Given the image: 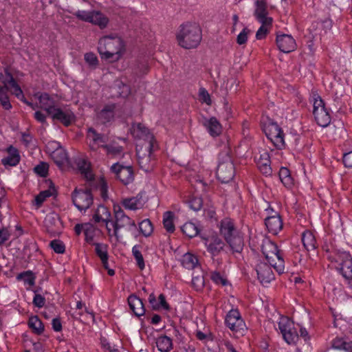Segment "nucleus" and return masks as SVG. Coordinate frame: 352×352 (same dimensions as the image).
<instances>
[{
    "instance_id": "f257e3e1",
    "label": "nucleus",
    "mask_w": 352,
    "mask_h": 352,
    "mask_svg": "<svg viewBox=\"0 0 352 352\" xmlns=\"http://www.w3.org/2000/svg\"><path fill=\"white\" fill-rule=\"evenodd\" d=\"M124 50L123 41L117 35L104 36L98 41V52L102 59L117 61Z\"/></svg>"
},
{
    "instance_id": "f03ea898",
    "label": "nucleus",
    "mask_w": 352,
    "mask_h": 352,
    "mask_svg": "<svg viewBox=\"0 0 352 352\" xmlns=\"http://www.w3.org/2000/svg\"><path fill=\"white\" fill-rule=\"evenodd\" d=\"M176 38L180 47L184 49L195 48L201 41V30L195 23H183L179 28Z\"/></svg>"
},
{
    "instance_id": "7ed1b4c3",
    "label": "nucleus",
    "mask_w": 352,
    "mask_h": 352,
    "mask_svg": "<svg viewBox=\"0 0 352 352\" xmlns=\"http://www.w3.org/2000/svg\"><path fill=\"white\" fill-rule=\"evenodd\" d=\"M220 234L229 245L233 252L240 253L244 246V241L240 232L236 228L234 221L225 218L220 222Z\"/></svg>"
},
{
    "instance_id": "20e7f679",
    "label": "nucleus",
    "mask_w": 352,
    "mask_h": 352,
    "mask_svg": "<svg viewBox=\"0 0 352 352\" xmlns=\"http://www.w3.org/2000/svg\"><path fill=\"white\" fill-rule=\"evenodd\" d=\"M261 251L269 264H270L278 274L284 272V260L276 243L268 239H263L261 244Z\"/></svg>"
},
{
    "instance_id": "39448f33",
    "label": "nucleus",
    "mask_w": 352,
    "mask_h": 352,
    "mask_svg": "<svg viewBox=\"0 0 352 352\" xmlns=\"http://www.w3.org/2000/svg\"><path fill=\"white\" fill-rule=\"evenodd\" d=\"M217 179L222 183H228L235 175V168L231 157L228 153H221L217 168Z\"/></svg>"
},
{
    "instance_id": "423d86ee",
    "label": "nucleus",
    "mask_w": 352,
    "mask_h": 352,
    "mask_svg": "<svg viewBox=\"0 0 352 352\" xmlns=\"http://www.w3.org/2000/svg\"><path fill=\"white\" fill-rule=\"evenodd\" d=\"M114 220L112 221V226L113 228V235L117 241L119 239L118 230L121 228H128L130 231L136 229V224L135 221L132 220L129 217L125 214L123 210L118 205L113 206Z\"/></svg>"
},
{
    "instance_id": "0eeeda50",
    "label": "nucleus",
    "mask_w": 352,
    "mask_h": 352,
    "mask_svg": "<svg viewBox=\"0 0 352 352\" xmlns=\"http://www.w3.org/2000/svg\"><path fill=\"white\" fill-rule=\"evenodd\" d=\"M225 322L236 337L243 336L247 331L245 323L237 309H231L227 314Z\"/></svg>"
},
{
    "instance_id": "6e6552de",
    "label": "nucleus",
    "mask_w": 352,
    "mask_h": 352,
    "mask_svg": "<svg viewBox=\"0 0 352 352\" xmlns=\"http://www.w3.org/2000/svg\"><path fill=\"white\" fill-rule=\"evenodd\" d=\"M72 198L74 206L80 211L86 210L93 204V195L89 188H76L72 194Z\"/></svg>"
},
{
    "instance_id": "1a4fd4ad",
    "label": "nucleus",
    "mask_w": 352,
    "mask_h": 352,
    "mask_svg": "<svg viewBox=\"0 0 352 352\" xmlns=\"http://www.w3.org/2000/svg\"><path fill=\"white\" fill-rule=\"evenodd\" d=\"M263 131L267 138L271 140L277 148L281 149L284 147V133L276 122H269L264 126Z\"/></svg>"
},
{
    "instance_id": "9d476101",
    "label": "nucleus",
    "mask_w": 352,
    "mask_h": 352,
    "mask_svg": "<svg viewBox=\"0 0 352 352\" xmlns=\"http://www.w3.org/2000/svg\"><path fill=\"white\" fill-rule=\"evenodd\" d=\"M278 328L287 344H294L298 340V334L294 327V322L289 318H281L278 322Z\"/></svg>"
},
{
    "instance_id": "9b49d317",
    "label": "nucleus",
    "mask_w": 352,
    "mask_h": 352,
    "mask_svg": "<svg viewBox=\"0 0 352 352\" xmlns=\"http://www.w3.org/2000/svg\"><path fill=\"white\" fill-rule=\"evenodd\" d=\"M45 111L53 120L59 121L66 126L70 125L75 119L73 112L68 109L63 111L54 106H48L45 107Z\"/></svg>"
},
{
    "instance_id": "f8f14e48",
    "label": "nucleus",
    "mask_w": 352,
    "mask_h": 352,
    "mask_svg": "<svg viewBox=\"0 0 352 352\" xmlns=\"http://www.w3.org/2000/svg\"><path fill=\"white\" fill-rule=\"evenodd\" d=\"M5 73H0V83L3 84V90H10L12 89V94L17 98H24L23 91L20 86L17 84L12 74L8 68L5 69Z\"/></svg>"
},
{
    "instance_id": "ddd939ff",
    "label": "nucleus",
    "mask_w": 352,
    "mask_h": 352,
    "mask_svg": "<svg viewBox=\"0 0 352 352\" xmlns=\"http://www.w3.org/2000/svg\"><path fill=\"white\" fill-rule=\"evenodd\" d=\"M152 151L153 149L150 150L147 146L144 149L143 147L136 149L138 164L146 173L153 170L155 166L154 160L152 159Z\"/></svg>"
},
{
    "instance_id": "4468645a",
    "label": "nucleus",
    "mask_w": 352,
    "mask_h": 352,
    "mask_svg": "<svg viewBox=\"0 0 352 352\" xmlns=\"http://www.w3.org/2000/svg\"><path fill=\"white\" fill-rule=\"evenodd\" d=\"M111 170L124 185L131 183L134 179V173L131 166H123L116 163L111 166Z\"/></svg>"
},
{
    "instance_id": "2eb2a0df",
    "label": "nucleus",
    "mask_w": 352,
    "mask_h": 352,
    "mask_svg": "<svg viewBox=\"0 0 352 352\" xmlns=\"http://www.w3.org/2000/svg\"><path fill=\"white\" fill-rule=\"evenodd\" d=\"M44 224L47 232L52 236H56L60 233L62 228V222L56 213H50L46 215Z\"/></svg>"
},
{
    "instance_id": "dca6fc26",
    "label": "nucleus",
    "mask_w": 352,
    "mask_h": 352,
    "mask_svg": "<svg viewBox=\"0 0 352 352\" xmlns=\"http://www.w3.org/2000/svg\"><path fill=\"white\" fill-rule=\"evenodd\" d=\"M132 133L138 138H145L147 141L146 145L148 149L153 148L154 137L149 132V130L142 124L138 123L132 126Z\"/></svg>"
},
{
    "instance_id": "f3484780",
    "label": "nucleus",
    "mask_w": 352,
    "mask_h": 352,
    "mask_svg": "<svg viewBox=\"0 0 352 352\" xmlns=\"http://www.w3.org/2000/svg\"><path fill=\"white\" fill-rule=\"evenodd\" d=\"M272 266L265 262H260L256 267L258 279L261 284L270 283L274 278V273L272 270Z\"/></svg>"
},
{
    "instance_id": "a211bd4d",
    "label": "nucleus",
    "mask_w": 352,
    "mask_h": 352,
    "mask_svg": "<svg viewBox=\"0 0 352 352\" xmlns=\"http://www.w3.org/2000/svg\"><path fill=\"white\" fill-rule=\"evenodd\" d=\"M267 210L269 211L270 208ZM270 210L272 212H274V214L270 215L265 218V224L269 232L276 235L280 230H282L283 221L280 216L277 212H274L273 209L272 208H270Z\"/></svg>"
},
{
    "instance_id": "6ab92c4d",
    "label": "nucleus",
    "mask_w": 352,
    "mask_h": 352,
    "mask_svg": "<svg viewBox=\"0 0 352 352\" xmlns=\"http://www.w3.org/2000/svg\"><path fill=\"white\" fill-rule=\"evenodd\" d=\"M276 44L278 49L284 53H289L296 47L294 38L289 34L278 35L276 37Z\"/></svg>"
},
{
    "instance_id": "aec40b11",
    "label": "nucleus",
    "mask_w": 352,
    "mask_h": 352,
    "mask_svg": "<svg viewBox=\"0 0 352 352\" xmlns=\"http://www.w3.org/2000/svg\"><path fill=\"white\" fill-rule=\"evenodd\" d=\"M87 139L89 140V147L92 151H96L100 146L107 142V137L98 133L94 128H89Z\"/></svg>"
},
{
    "instance_id": "412c9836",
    "label": "nucleus",
    "mask_w": 352,
    "mask_h": 352,
    "mask_svg": "<svg viewBox=\"0 0 352 352\" xmlns=\"http://www.w3.org/2000/svg\"><path fill=\"white\" fill-rule=\"evenodd\" d=\"M202 124L212 137H217L221 133V124L215 117H211L209 119L204 118L202 121Z\"/></svg>"
},
{
    "instance_id": "4be33fe9",
    "label": "nucleus",
    "mask_w": 352,
    "mask_h": 352,
    "mask_svg": "<svg viewBox=\"0 0 352 352\" xmlns=\"http://www.w3.org/2000/svg\"><path fill=\"white\" fill-rule=\"evenodd\" d=\"M266 3L263 0L256 1L255 16L261 24H272V19L267 17Z\"/></svg>"
},
{
    "instance_id": "5701e85b",
    "label": "nucleus",
    "mask_w": 352,
    "mask_h": 352,
    "mask_svg": "<svg viewBox=\"0 0 352 352\" xmlns=\"http://www.w3.org/2000/svg\"><path fill=\"white\" fill-rule=\"evenodd\" d=\"M142 197L143 193L140 192L135 197L124 199L122 204L126 209L135 210L144 206L145 201Z\"/></svg>"
},
{
    "instance_id": "b1692460",
    "label": "nucleus",
    "mask_w": 352,
    "mask_h": 352,
    "mask_svg": "<svg viewBox=\"0 0 352 352\" xmlns=\"http://www.w3.org/2000/svg\"><path fill=\"white\" fill-rule=\"evenodd\" d=\"M128 303L130 309L136 316L140 317L145 314V309L142 300L135 295L132 294L129 296Z\"/></svg>"
},
{
    "instance_id": "393cba45",
    "label": "nucleus",
    "mask_w": 352,
    "mask_h": 352,
    "mask_svg": "<svg viewBox=\"0 0 352 352\" xmlns=\"http://www.w3.org/2000/svg\"><path fill=\"white\" fill-rule=\"evenodd\" d=\"M133 74L138 77L146 74L149 71L148 60L146 59L136 60L131 66Z\"/></svg>"
},
{
    "instance_id": "a878e982",
    "label": "nucleus",
    "mask_w": 352,
    "mask_h": 352,
    "mask_svg": "<svg viewBox=\"0 0 352 352\" xmlns=\"http://www.w3.org/2000/svg\"><path fill=\"white\" fill-rule=\"evenodd\" d=\"M51 157L54 163L62 168L67 162V153L63 148L59 147L54 151L51 154Z\"/></svg>"
},
{
    "instance_id": "bb28decb",
    "label": "nucleus",
    "mask_w": 352,
    "mask_h": 352,
    "mask_svg": "<svg viewBox=\"0 0 352 352\" xmlns=\"http://www.w3.org/2000/svg\"><path fill=\"white\" fill-rule=\"evenodd\" d=\"M8 155L1 160L4 166H16L20 161V156L16 148L10 146L8 148Z\"/></svg>"
},
{
    "instance_id": "cd10ccee",
    "label": "nucleus",
    "mask_w": 352,
    "mask_h": 352,
    "mask_svg": "<svg viewBox=\"0 0 352 352\" xmlns=\"http://www.w3.org/2000/svg\"><path fill=\"white\" fill-rule=\"evenodd\" d=\"M317 124L322 127L327 126L331 122V116L326 108L319 109L313 113Z\"/></svg>"
},
{
    "instance_id": "c85d7f7f",
    "label": "nucleus",
    "mask_w": 352,
    "mask_h": 352,
    "mask_svg": "<svg viewBox=\"0 0 352 352\" xmlns=\"http://www.w3.org/2000/svg\"><path fill=\"white\" fill-rule=\"evenodd\" d=\"M207 250L213 256L218 255L223 250L224 242L217 236H213L209 243H206Z\"/></svg>"
},
{
    "instance_id": "c756f323",
    "label": "nucleus",
    "mask_w": 352,
    "mask_h": 352,
    "mask_svg": "<svg viewBox=\"0 0 352 352\" xmlns=\"http://www.w3.org/2000/svg\"><path fill=\"white\" fill-rule=\"evenodd\" d=\"M115 104H107L98 114V119L104 124L110 122L114 117Z\"/></svg>"
},
{
    "instance_id": "7c9ffc66",
    "label": "nucleus",
    "mask_w": 352,
    "mask_h": 352,
    "mask_svg": "<svg viewBox=\"0 0 352 352\" xmlns=\"http://www.w3.org/2000/svg\"><path fill=\"white\" fill-rule=\"evenodd\" d=\"M112 90L117 97L126 98L131 93V88L129 85L121 80H116Z\"/></svg>"
},
{
    "instance_id": "2f4dec72",
    "label": "nucleus",
    "mask_w": 352,
    "mask_h": 352,
    "mask_svg": "<svg viewBox=\"0 0 352 352\" xmlns=\"http://www.w3.org/2000/svg\"><path fill=\"white\" fill-rule=\"evenodd\" d=\"M91 18L89 23L98 25L100 29L106 28L109 23L108 18L99 11H92Z\"/></svg>"
},
{
    "instance_id": "473e14b6",
    "label": "nucleus",
    "mask_w": 352,
    "mask_h": 352,
    "mask_svg": "<svg viewBox=\"0 0 352 352\" xmlns=\"http://www.w3.org/2000/svg\"><path fill=\"white\" fill-rule=\"evenodd\" d=\"M56 193V189L52 182L50 181V188L47 190H43L36 196L35 204L37 207H40L45 201L46 198L53 196Z\"/></svg>"
},
{
    "instance_id": "72a5a7b5",
    "label": "nucleus",
    "mask_w": 352,
    "mask_h": 352,
    "mask_svg": "<svg viewBox=\"0 0 352 352\" xmlns=\"http://www.w3.org/2000/svg\"><path fill=\"white\" fill-rule=\"evenodd\" d=\"M156 345L161 352H169L173 349L172 340L166 336H160L157 339Z\"/></svg>"
},
{
    "instance_id": "f704fd0d",
    "label": "nucleus",
    "mask_w": 352,
    "mask_h": 352,
    "mask_svg": "<svg viewBox=\"0 0 352 352\" xmlns=\"http://www.w3.org/2000/svg\"><path fill=\"white\" fill-rule=\"evenodd\" d=\"M302 242L307 251L314 250L316 248V239L310 231L304 232L302 235Z\"/></svg>"
},
{
    "instance_id": "c9c22d12",
    "label": "nucleus",
    "mask_w": 352,
    "mask_h": 352,
    "mask_svg": "<svg viewBox=\"0 0 352 352\" xmlns=\"http://www.w3.org/2000/svg\"><path fill=\"white\" fill-rule=\"evenodd\" d=\"M28 326L37 335H41L44 331V325L37 316L30 318Z\"/></svg>"
},
{
    "instance_id": "e433bc0d",
    "label": "nucleus",
    "mask_w": 352,
    "mask_h": 352,
    "mask_svg": "<svg viewBox=\"0 0 352 352\" xmlns=\"http://www.w3.org/2000/svg\"><path fill=\"white\" fill-rule=\"evenodd\" d=\"M182 232L188 237L192 238L197 236L199 230L198 227L192 222L185 223L181 228Z\"/></svg>"
},
{
    "instance_id": "4c0bfd02",
    "label": "nucleus",
    "mask_w": 352,
    "mask_h": 352,
    "mask_svg": "<svg viewBox=\"0 0 352 352\" xmlns=\"http://www.w3.org/2000/svg\"><path fill=\"white\" fill-rule=\"evenodd\" d=\"M279 178L283 185L287 188H290L293 185V179L290 175V171L285 167L280 168L278 173Z\"/></svg>"
},
{
    "instance_id": "58836bf2",
    "label": "nucleus",
    "mask_w": 352,
    "mask_h": 352,
    "mask_svg": "<svg viewBox=\"0 0 352 352\" xmlns=\"http://www.w3.org/2000/svg\"><path fill=\"white\" fill-rule=\"evenodd\" d=\"M332 346L336 349L344 350L346 352H352V342H346L341 338H335L332 342Z\"/></svg>"
},
{
    "instance_id": "ea45409f",
    "label": "nucleus",
    "mask_w": 352,
    "mask_h": 352,
    "mask_svg": "<svg viewBox=\"0 0 352 352\" xmlns=\"http://www.w3.org/2000/svg\"><path fill=\"white\" fill-rule=\"evenodd\" d=\"M174 214L171 211L165 212L163 215V225L168 232L173 233L175 231L173 223Z\"/></svg>"
},
{
    "instance_id": "a19ab883",
    "label": "nucleus",
    "mask_w": 352,
    "mask_h": 352,
    "mask_svg": "<svg viewBox=\"0 0 352 352\" xmlns=\"http://www.w3.org/2000/svg\"><path fill=\"white\" fill-rule=\"evenodd\" d=\"M182 263L185 268L194 269L198 264V259L193 254L187 253L184 255Z\"/></svg>"
},
{
    "instance_id": "79ce46f5",
    "label": "nucleus",
    "mask_w": 352,
    "mask_h": 352,
    "mask_svg": "<svg viewBox=\"0 0 352 352\" xmlns=\"http://www.w3.org/2000/svg\"><path fill=\"white\" fill-rule=\"evenodd\" d=\"M78 166L81 174L85 176L87 181H92L94 179V175L90 170L89 164L85 160L79 161Z\"/></svg>"
},
{
    "instance_id": "37998d69",
    "label": "nucleus",
    "mask_w": 352,
    "mask_h": 352,
    "mask_svg": "<svg viewBox=\"0 0 352 352\" xmlns=\"http://www.w3.org/2000/svg\"><path fill=\"white\" fill-rule=\"evenodd\" d=\"M140 232L144 236H149L153 231V228L151 221L148 219H144L139 224Z\"/></svg>"
},
{
    "instance_id": "c03bdc74",
    "label": "nucleus",
    "mask_w": 352,
    "mask_h": 352,
    "mask_svg": "<svg viewBox=\"0 0 352 352\" xmlns=\"http://www.w3.org/2000/svg\"><path fill=\"white\" fill-rule=\"evenodd\" d=\"M340 272L342 276L347 280H352V261L340 264Z\"/></svg>"
},
{
    "instance_id": "a18cd8bd",
    "label": "nucleus",
    "mask_w": 352,
    "mask_h": 352,
    "mask_svg": "<svg viewBox=\"0 0 352 352\" xmlns=\"http://www.w3.org/2000/svg\"><path fill=\"white\" fill-rule=\"evenodd\" d=\"M17 280H23L25 283L32 286L35 283V276L31 271L22 272L17 275Z\"/></svg>"
},
{
    "instance_id": "49530a36",
    "label": "nucleus",
    "mask_w": 352,
    "mask_h": 352,
    "mask_svg": "<svg viewBox=\"0 0 352 352\" xmlns=\"http://www.w3.org/2000/svg\"><path fill=\"white\" fill-rule=\"evenodd\" d=\"M133 255L137 262V265L140 270L144 269L145 264L143 256L141 252L138 250V247L135 245L132 248Z\"/></svg>"
},
{
    "instance_id": "de8ad7c7",
    "label": "nucleus",
    "mask_w": 352,
    "mask_h": 352,
    "mask_svg": "<svg viewBox=\"0 0 352 352\" xmlns=\"http://www.w3.org/2000/svg\"><path fill=\"white\" fill-rule=\"evenodd\" d=\"M96 253L98 257H100L101 261L108 260V253L107 250V245L100 243H95Z\"/></svg>"
},
{
    "instance_id": "09e8293b",
    "label": "nucleus",
    "mask_w": 352,
    "mask_h": 352,
    "mask_svg": "<svg viewBox=\"0 0 352 352\" xmlns=\"http://www.w3.org/2000/svg\"><path fill=\"white\" fill-rule=\"evenodd\" d=\"M50 246L57 254H63L65 251V244L58 239L52 240L50 243Z\"/></svg>"
},
{
    "instance_id": "8fccbe9b",
    "label": "nucleus",
    "mask_w": 352,
    "mask_h": 352,
    "mask_svg": "<svg viewBox=\"0 0 352 352\" xmlns=\"http://www.w3.org/2000/svg\"><path fill=\"white\" fill-rule=\"evenodd\" d=\"M188 205L192 210L198 211L201 210L203 206V200L199 197H192L188 201Z\"/></svg>"
},
{
    "instance_id": "3c124183",
    "label": "nucleus",
    "mask_w": 352,
    "mask_h": 352,
    "mask_svg": "<svg viewBox=\"0 0 352 352\" xmlns=\"http://www.w3.org/2000/svg\"><path fill=\"white\" fill-rule=\"evenodd\" d=\"M95 228L91 223H85L84 225V233L87 241H91L94 236Z\"/></svg>"
},
{
    "instance_id": "603ef678",
    "label": "nucleus",
    "mask_w": 352,
    "mask_h": 352,
    "mask_svg": "<svg viewBox=\"0 0 352 352\" xmlns=\"http://www.w3.org/2000/svg\"><path fill=\"white\" fill-rule=\"evenodd\" d=\"M38 100L41 104V108L44 110L45 107L54 106L52 100H51L50 95L47 93L41 94L38 97Z\"/></svg>"
},
{
    "instance_id": "864d4df0",
    "label": "nucleus",
    "mask_w": 352,
    "mask_h": 352,
    "mask_svg": "<svg viewBox=\"0 0 352 352\" xmlns=\"http://www.w3.org/2000/svg\"><path fill=\"white\" fill-rule=\"evenodd\" d=\"M34 172L41 177H46L48 172V165L45 162H41L34 167Z\"/></svg>"
},
{
    "instance_id": "5fc2aeb1",
    "label": "nucleus",
    "mask_w": 352,
    "mask_h": 352,
    "mask_svg": "<svg viewBox=\"0 0 352 352\" xmlns=\"http://www.w3.org/2000/svg\"><path fill=\"white\" fill-rule=\"evenodd\" d=\"M250 33V30L248 28H244L236 37V43L241 45L245 44L248 41V34Z\"/></svg>"
},
{
    "instance_id": "6e6d98bb",
    "label": "nucleus",
    "mask_w": 352,
    "mask_h": 352,
    "mask_svg": "<svg viewBox=\"0 0 352 352\" xmlns=\"http://www.w3.org/2000/svg\"><path fill=\"white\" fill-rule=\"evenodd\" d=\"M257 166L258 168L263 167L265 166H268L270 164V155L267 152H264L261 154L259 158L257 160Z\"/></svg>"
},
{
    "instance_id": "4d7b16f0",
    "label": "nucleus",
    "mask_w": 352,
    "mask_h": 352,
    "mask_svg": "<svg viewBox=\"0 0 352 352\" xmlns=\"http://www.w3.org/2000/svg\"><path fill=\"white\" fill-rule=\"evenodd\" d=\"M336 254L338 259L340 261V264L352 261V256L348 252L338 250Z\"/></svg>"
},
{
    "instance_id": "13d9d810",
    "label": "nucleus",
    "mask_w": 352,
    "mask_h": 352,
    "mask_svg": "<svg viewBox=\"0 0 352 352\" xmlns=\"http://www.w3.org/2000/svg\"><path fill=\"white\" fill-rule=\"evenodd\" d=\"M85 60L89 66L96 67L98 65V60L95 54L92 52L86 53L85 54Z\"/></svg>"
},
{
    "instance_id": "bf43d9fd",
    "label": "nucleus",
    "mask_w": 352,
    "mask_h": 352,
    "mask_svg": "<svg viewBox=\"0 0 352 352\" xmlns=\"http://www.w3.org/2000/svg\"><path fill=\"white\" fill-rule=\"evenodd\" d=\"M34 296L33 298V305L38 308H41L45 305V298L41 294L37 293V290H34Z\"/></svg>"
},
{
    "instance_id": "052dcab7",
    "label": "nucleus",
    "mask_w": 352,
    "mask_h": 352,
    "mask_svg": "<svg viewBox=\"0 0 352 352\" xmlns=\"http://www.w3.org/2000/svg\"><path fill=\"white\" fill-rule=\"evenodd\" d=\"M211 279L217 284H221L223 286H225L228 284V280L226 278H223L219 272H213L211 274Z\"/></svg>"
},
{
    "instance_id": "680f3d73",
    "label": "nucleus",
    "mask_w": 352,
    "mask_h": 352,
    "mask_svg": "<svg viewBox=\"0 0 352 352\" xmlns=\"http://www.w3.org/2000/svg\"><path fill=\"white\" fill-rule=\"evenodd\" d=\"M199 95L200 100L202 102H205L208 105L211 104L212 100L210 99V96L205 88L201 87L199 89Z\"/></svg>"
},
{
    "instance_id": "e2e57ef3",
    "label": "nucleus",
    "mask_w": 352,
    "mask_h": 352,
    "mask_svg": "<svg viewBox=\"0 0 352 352\" xmlns=\"http://www.w3.org/2000/svg\"><path fill=\"white\" fill-rule=\"evenodd\" d=\"M272 24H262L256 33V38L258 40H261L267 36L269 30L267 26H270Z\"/></svg>"
},
{
    "instance_id": "0e129e2a",
    "label": "nucleus",
    "mask_w": 352,
    "mask_h": 352,
    "mask_svg": "<svg viewBox=\"0 0 352 352\" xmlns=\"http://www.w3.org/2000/svg\"><path fill=\"white\" fill-rule=\"evenodd\" d=\"M102 222H104L106 223V228L107 230L108 235L109 236H111V228H109V223H110L112 225V221H113V220H112L111 219V214L110 211L108 210L106 213H104V215H102Z\"/></svg>"
},
{
    "instance_id": "69168bd1",
    "label": "nucleus",
    "mask_w": 352,
    "mask_h": 352,
    "mask_svg": "<svg viewBox=\"0 0 352 352\" xmlns=\"http://www.w3.org/2000/svg\"><path fill=\"white\" fill-rule=\"evenodd\" d=\"M92 14L91 12L85 11V10H78L76 12L75 15L77 16L78 19H79L81 21H85V22H89Z\"/></svg>"
},
{
    "instance_id": "338daca9",
    "label": "nucleus",
    "mask_w": 352,
    "mask_h": 352,
    "mask_svg": "<svg viewBox=\"0 0 352 352\" xmlns=\"http://www.w3.org/2000/svg\"><path fill=\"white\" fill-rule=\"evenodd\" d=\"M101 147L105 148L109 154H112L114 155L120 154L122 151V148L121 146H113L105 144L102 145Z\"/></svg>"
},
{
    "instance_id": "774afa93",
    "label": "nucleus",
    "mask_w": 352,
    "mask_h": 352,
    "mask_svg": "<svg viewBox=\"0 0 352 352\" xmlns=\"http://www.w3.org/2000/svg\"><path fill=\"white\" fill-rule=\"evenodd\" d=\"M192 283L197 289H200L204 285V279L203 276H192Z\"/></svg>"
}]
</instances>
